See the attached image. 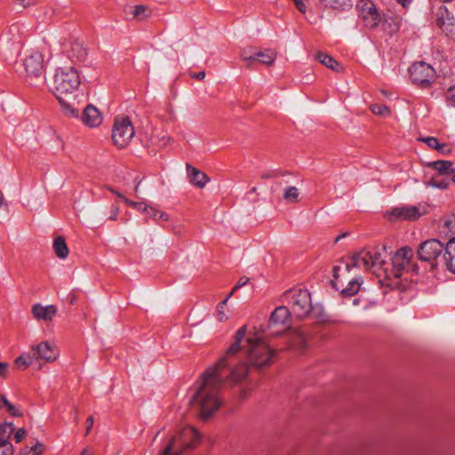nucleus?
I'll list each match as a JSON object with an SVG mask.
<instances>
[{
	"instance_id": "1",
	"label": "nucleus",
	"mask_w": 455,
	"mask_h": 455,
	"mask_svg": "<svg viewBox=\"0 0 455 455\" xmlns=\"http://www.w3.org/2000/svg\"><path fill=\"white\" fill-rule=\"evenodd\" d=\"M246 332L245 325L239 328L226 355L198 380L193 401L203 419H209L221 406L220 388L226 381L236 384L244 379L248 371L245 359L257 368L270 363L274 350L256 334L246 336Z\"/></svg>"
},
{
	"instance_id": "2",
	"label": "nucleus",
	"mask_w": 455,
	"mask_h": 455,
	"mask_svg": "<svg viewBox=\"0 0 455 455\" xmlns=\"http://www.w3.org/2000/svg\"><path fill=\"white\" fill-rule=\"evenodd\" d=\"M81 84L80 75L72 67L58 68L48 82L50 91L55 95L65 115L71 117L79 116L75 107V96Z\"/></svg>"
},
{
	"instance_id": "3",
	"label": "nucleus",
	"mask_w": 455,
	"mask_h": 455,
	"mask_svg": "<svg viewBox=\"0 0 455 455\" xmlns=\"http://www.w3.org/2000/svg\"><path fill=\"white\" fill-rule=\"evenodd\" d=\"M199 433L188 426L181 429L177 436H173L161 455H181L183 451L192 449L200 442Z\"/></svg>"
},
{
	"instance_id": "4",
	"label": "nucleus",
	"mask_w": 455,
	"mask_h": 455,
	"mask_svg": "<svg viewBox=\"0 0 455 455\" xmlns=\"http://www.w3.org/2000/svg\"><path fill=\"white\" fill-rule=\"evenodd\" d=\"M283 299L299 318L306 317L312 309L311 296L307 290L288 291L283 294Z\"/></svg>"
},
{
	"instance_id": "5",
	"label": "nucleus",
	"mask_w": 455,
	"mask_h": 455,
	"mask_svg": "<svg viewBox=\"0 0 455 455\" xmlns=\"http://www.w3.org/2000/svg\"><path fill=\"white\" fill-rule=\"evenodd\" d=\"M44 55L40 52H33L24 60L27 79L30 85L39 86L44 84Z\"/></svg>"
},
{
	"instance_id": "6",
	"label": "nucleus",
	"mask_w": 455,
	"mask_h": 455,
	"mask_svg": "<svg viewBox=\"0 0 455 455\" xmlns=\"http://www.w3.org/2000/svg\"><path fill=\"white\" fill-rule=\"evenodd\" d=\"M409 74L411 82L421 88L431 84L435 78L434 68L424 61L413 63L409 68Z\"/></svg>"
},
{
	"instance_id": "7",
	"label": "nucleus",
	"mask_w": 455,
	"mask_h": 455,
	"mask_svg": "<svg viewBox=\"0 0 455 455\" xmlns=\"http://www.w3.org/2000/svg\"><path fill=\"white\" fill-rule=\"evenodd\" d=\"M134 136V128L128 117H117L112 129V140L118 148L126 147Z\"/></svg>"
},
{
	"instance_id": "8",
	"label": "nucleus",
	"mask_w": 455,
	"mask_h": 455,
	"mask_svg": "<svg viewBox=\"0 0 455 455\" xmlns=\"http://www.w3.org/2000/svg\"><path fill=\"white\" fill-rule=\"evenodd\" d=\"M444 245L435 238L422 242L417 251L419 259L431 263L432 267H436L435 260L443 252Z\"/></svg>"
},
{
	"instance_id": "9",
	"label": "nucleus",
	"mask_w": 455,
	"mask_h": 455,
	"mask_svg": "<svg viewBox=\"0 0 455 455\" xmlns=\"http://www.w3.org/2000/svg\"><path fill=\"white\" fill-rule=\"evenodd\" d=\"M359 16L363 20L365 26L374 28L379 26L381 18L375 4L371 0H359L355 5Z\"/></svg>"
},
{
	"instance_id": "10",
	"label": "nucleus",
	"mask_w": 455,
	"mask_h": 455,
	"mask_svg": "<svg viewBox=\"0 0 455 455\" xmlns=\"http://www.w3.org/2000/svg\"><path fill=\"white\" fill-rule=\"evenodd\" d=\"M388 218L391 221L397 220H416L421 216L419 208L414 205H403L394 208L387 212Z\"/></svg>"
},
{
	"instance_id": "11",
	"label": "nucleus",
	"mask_w": 455,
	"mask_h": 455,
	"mask_svg": "<svg viewBox=\"0 0 455 455\" xmlns=\"http://www.w3.org/2000/svg\"><path fill=\"white\" fill-rule=\"evenodd\" d=\"M31 351L36 360H44L46 363L54 362L59 356L57 349L48 341H43L31 346Z\"/></svg>"
},
{
	"instance_id": "12",
	"label": "nucleus",
	"mask_w": 455,
	"mask_h": 455,
	"mask_svg": "<svg viewBox=\"0 0 455 455\" xmlns=\"http://www.w3.org/2000/svg\"><path fill=\"white\" fill-rule=\"evenodd\" d=\"M413 250L408 246L400 248L392 257V265L395 269V276H400V271L405 269L413 258Z\"/></svg>"
},
{
	"instance_id": "13",
	"label": "nucleus",
	"mask_w": 455,
	"mask_h": 455,
	"mask_svg": "<svg viewBox=\"0 0 455 455\" xmlns=\"http://www.w3.org/2000/svg\"><path fill=\"white\" fill-rule=\"evenodd\" d=\"M370 251L363 250L355 254L350 263L346 265L347 271H351L353 267L370 269L373 267Z\"/></svg>"
},
{
	"instance_id": "14",
	"label": "nucleus",
	"mask_w": 455,
	"mask_h": 455,
	"mask_svg": "<svg viewBox=\"0 0 455 455\" xmlns=\"http://www.w3.org/2000/svg\"><path fill=\"white\" fill-rule=\"evenodd\" d=\"M56 314L57 307L54 305L44 306L41 303H36L32 307V315L37 321H52Z\"/></svg>"
},
{
	"instance_id": "15",
	"label": "nucleus",
	"mask_w": 455,
	"mask_h": 455,
	"mask_svg": "<svg viewBox=\"0 0 455 455\" xmlns=\"http://www.w3.org/2000/svg\"><path fill=\"white\" fill-rule=\"evenodd\" d=\"M186 168L188 180L193 186L198 188H204L210 181V178L204 172L190 164H187Z\"/></svg>"
},
{
	"instance_id": "16",
	"label": "nucleus",
	"mask_w": 455,
	"mask_h": 455,
	"mask_svg": "<svg viewBox=\"0 0 455 455\" xmlns=\"http://www.w3.org/2000/svg\"><path fill=\"white\" fill-rule=\"evenodd\" d=\"M82 121L88 127L95 128L102 123V116L98 108L90 104L84 109Z\"/></svg>"
},
{
	"instance_id": "17",
	"label": "nucleus",
	"mask_w": 455,
	"mask_h": 455,
	"mask_svg": "<svg viewBox=\"0 0 455 455\" xmlns=\"http://www.w3.org/2000/svg\"><path fill=\"white\" fill-rule=\"evenodd\" d=\"M291 317V310L285 306L277 307L269 318V327L286 325Z\"/></svg>"
},
{
	"instance_id": "18",
	"label": "nucleus",
	"mask_w": 455,
	"mask_h": 455,
	"mask_svg": "<svg viewBox=\"0 0 455 455\" xmlns=\"http://www.w3.org/2000/svg\"><path fill=\"white\" fill-rule=\"evenodd\" d=\"M443 259L447 270L455 274V237H451L444 247Z\"/></svg>"
},
{
	"instance_id": "19",
	"label": "nucleus",
	"mask_w": 455,
	"mask_h": 455,
	"mask_svg": "<svg viewBox=\"0 0 455 455\" xmlns=\"http://www.w3.org/2000/svg\"><path fill=\"white\" fill-rule=\"evenodd\" d=\"M68 57L74 63H82L86 60L87 52L84 45L79 42H73L68 50Z\"/></svg>"
},
{
	"instance_id": "20",
	"label": "nucleus",
	"mask_w": 455,
	"mask_h": 455,
	"mask_svg": "<svg viewBox=\"0 0 455 455\" xmlns=\"http://www.w3.org/2000/svg\"><path fill=\"white\" fill-rule=\"evenodd\" d=\"M428 167H432L434 170L437 172L439 175L446 176V175H455V167L454 164L451 161L448 160H437L429 162L427 164Z\"/></svg>"
},
{
	"instance_id": "21",
	"label": "nucleus",
	"mask_w": 455,
	"mask_h": 455,
	"mask_svg": "<svg viewBox=\"0 0 455 455\" xmlns=\"http://www.w3.org/2000/svg\"><path fill=\"white\" fill-rule=\"evenodd\" d=\"M440 235L445 238L455 237V216L448 215L443 218L439 226Z\"/></svg>"
},
{
	"instance_id": "22",
	"label": "nucleus",
	"mask_w": 455,
	"mask_h": 455,
	"mask_svg": "<svg viewBox=\"0 0 455 455\" xmlns=\"http://www.w3.org/2000/svg\"><path fill=\"white\" fill-rule=\"evenodd\" d=\"M436 25L443 31H448L452 26L451 19L449 17L446 6H441L436 12Z\"/></svg>"
},
{
	"instance_id": "23",
	"label": "nucleus",
	"mask_w": 455,
	"mask_h": 455,
	"mask_svg": "<svg viewBox=\"0 0 455 455\" xmlns=\"http://www.w3.org/2000/svg\"><path fill=\"white\" fill-rule=\"evenodd\" d=\"M321 3L327 8L337 11H347L352 8V0H321Z\"/></svg>"
},
{
	"instance_id": "24",
	"label": "nucleus",
	"mask_w": 455,
	"mask_h": 455,
	"mask_svg": "<svg viewBox=\"0 0 455 455\" xmlns=\"http://www.w3.org/2000/svg\"><path fill=\"white\" fill-rule=\"evenodd\" d=\"M15 431L14 425L12 423H4L0 425V444L12 445L9 439Z\"/></svg>"
},
{
	"instance_id": "25",
	"label": "nucleus",
	"mask_w": 455,
	"mask_h": 455,
	"mask_svg": "<svg viewBox=\"0 0 455 455\" xmlns=\"http://www.w3.org/2000/svg\"><path fill=\"white\" fill-rule=\"evenodd\" d=\"M316 59L319 60V62L325 67L331 68L333 71L339 72L340 70V65L339 62L332 58L331 56L324 53V52H318L316 55Z\"/></svg>"
},
{
	"instance_id": "26",
	"label": "nucleus",
	"mask_w": 455,
	"mask_h": 455,
	"mask_svg": "<svg viewBox=\"0 0 455 455\" xmlns=\"http://www.w3.org/2000/svg\"><path fill=\"white\" fill-rule=\"evenodd\" d=\"M53 250L57 257L66 259L68 255V248L62 236H58L53 241Z\"/></svg>"
},
{
	"instance_id": "27",
	"label": "nucleus",
	"mask_w": 455,
	"mask_h": 455,
	"mask_svg": "<svg viewBox=\"0 0 455 455\" xmlns=\"http://www.w3.org/2000/svg\"><path fill=\"white\" fill-rule=\"evenodd\" d=\"M363 283V280L361 277H355L350 279L346 288L341 290V292L345 296H352L358 292L361 285Z\"/></svg>"
},
{
	"instance_id": "28",
	"label": "nucleus",
	"mask_w": 455,
	"mask_h": 455,
	"mask_svg": "<svg viewBox=\"0 0 455 455\" xmlns=\"http://www.w3.org/2000/svg\"><path fill=\"white\" fill-rule=\"evenodd\" d=\"M275 60V52L273 50L267 49L262 52H256V60L259 62L269 66L271 65Z\"/></svg>"
},
{
	"instance_id": "29",
	"label": "nucleus",
	"mask_w": 455,
	"mask_h": 455,
	"mask_svg": "<svg viewBox=\"0 0 455 455\" xmlns=\"http://www.w3.org/2000/svg\"><path fill=\"white\" fill-rule=\"evenodd\" d=\"M36 361L33 352L32 353H23L15 360V364L22 369L28 368L33 362Z\"/></svg>"
},
{
	"instance_id": "30",
	"label": "nucleus",
	"mask_w": 455,
	"mask_h": 455,
	"mask_svg": "<svg viewBox=\"0 0 455 455\" xmlns=\"http://www.w3.org/2000/svg\"><path fill=\"white\" fill-rule=\"evenodd\" d=\"M299 196V192L296 187L290 186L283 190V198L288 203H296Z\"/></svg>"
},
{
	"instance_id": "31",
	"label": "nucleus",
	"mask_w": 455,
	"mask_h": 455,
	"mask_svg": "<svg viewBox=\"0 0 455 455\" xmlns=\"http://www.w3.org/2000/svg\"><path fill=\"white\" fill-rule=\"evenodd\" d=\"M133 17L142 20L149 16L150 11L145 5H135L133 7Z\"/></svg>"
},
{
	"instance_id": "32",
	"label": "nucleus",
	"mask_w": 455,
	"mask_h": 455,
	"mask_svg": "<svg viewBox=\"0 0 455 455\" xmlns=\"http://www.w3.org/2000/svg\"><path fill=\"white\" fill-rule=\"evenodd\" d=\"M420 140L426 143L429 148L438 151H443L445 147V145L441 144L435 137H425L421 138Z\"/></svg>"
},
{
	"instance_id": "33",
	"label": "nucleus",
	"mask_w": 455,
	"mask_h": 455,
	"mask_svg": "<svg viewBox=\"0 0 455 455\" xmlns=\"http://www.w3.org/2000/svg\"><path fill=\"white\" fill-rule=\"evenodd\" d=\"M371 110L374 115L379 116H387L390 113L388 107L383 104H373L371 106Z\"/></svg>"
},
{
	"instance_id": "34",
	"label": "nucleus",
	"mask_w": 455,
	"mask_h": 455,
	"mask_svg": "<svg viewBox=\"0 0 455 455\" xmlns=\"http://www.w3.org/2000/svg\"><path fill=\"white\" fill-rule=\"evenodd\" d=\"M451 180H435L432 179L429 180L427 185L431 188H438V189H447L450 187Z\"/></svg>"
},
{
	"instance_id": "35",
	"label": "nucleus",
	"mask_w": 455,
	"mask_h": 455,
	"mask_svg": "<svg viewBox=\"0 0 455 455\" xmlns=\"http://www.w3.org/2000/svg\"><path fill=\"white\" fill-rule=\"evenodd\" d=\"M445 101L447 106L455 108V84L446 91Z\"/></svg>"
},
{
	"instance_id": "36",
	"label": "nucleus",
	"mask_w": 455,
	"mask_h": 455,
	"mask_svg": "<svg viewBox=\"0 0 455 455\" xmlns=\"http://www.w3.org/2000/svg\"><path fill=\"white\" fill-rule=\"evenodd\" d=\"M124 202L131 207H133L134 209L144 212L145 210L148 209V204H146L144 202H134L128 198H124Z\"/></svg>"
},
{
	"instance_id": "37",
	"label": "nucleus",
	"mask_w": 455,
	"mask_h": 455,
	"mask_svg": "<svg viewBox=\"0 0 455 455\" xmlns=\"http://www.w3.org/2000/svg\"><path fill=\"white\" fill-rule=\"evenodd\" d=\"M370 251L372 258L371 261L373 263V267L381 266L384 263L382 253L377 249H373Z\"/></svg>"
},
{
	"instance_id": "38",
	"label": "nucleus",
	"mask_w": 455,
	"mask_h": 455,
	"mask_svg": "<svg viewBox=\"0 0 455 455\" xmlns=\"http://www.w3.org/2000/svg\"><path fill=\"white\" fill-rule=\"evenodd\" d=\"M226 301H221L216 308L217 318L220 322H224L228 319V315L225 313Z\"/></svg>"
},
{
	"instance_id": "39",
	"label": "nucleus",
	"mask_w": 455,
	"mask_h": 455,
	"mask_svg": "<svg viewBox=\"0 0 455 455\" xmlns=\"http://www.w3.org/2000/svg\"><path fill=\"white\" fill-rule=\"evenodd\" d=\"M242 59L244 61H252L256 60V51L253 50H244L242 52Z\"/></svg>"
},
{
	"instance_id": "40",
	"label": "nucleus",
	"mask_w": 455,
	"mask_h": 455,
	"mask_svg": "<svg viewBox=\"0 0 455 455\" xmlns=\"http://www.w3.org/2000/svg\"><path fill=\"white\" fill-rule=\"evenodd\" d=\"M296 8L302 13H305L307 10V4L309 0H292Z\"/></svg>"
},
{
	"instance_id": "41",
	"label": "nucleus",
	"mask_w": 455,
	"mask_h": 455,
	"mask_svg": "<svg viewBox=\"0 0 455 455\" xmlns=\"http://www.w3.org/2000/svg\"><path fill=\"white\" fill-rule=\"evenodd\" d=\"M9 31L13 34V37L12 38V44L20 43L19 36H16V34L20 31V26L17 24H13L10 27Z\"/></svg>"
},
{
	"instance_id": "42",
	"label": "nucleus",
	"mask_w": 455,
	"mask_h": 455,
	"mask_svg": "<svg viewBox=\"0 0 455 455\" xmlns=\"http://www.w3.org/2000/svg\"><path fill=\"white\" fill-rule=\"evenodd\" d=\"M13 453L12 445L0 444V455H13Z\"/></svg>"
},
{
	"instance_id": "43",
	"label": "nucleus",
	"mask_w": 455,
	"mask_h": 455,
	"mask_svg": "<svg viewBox=\"0 0 455 455\" xmlns=\"http://www.w3.org/2000/svg\"><path fill=\"white\" fill-rule=\"evenodd\" d=\"M4 405L6 407L8 412L12 416H20V413L19 411L15 408L13 404H12L7 399L6 402H4Z\"/></svg>"
},
{
	"instance_id": "44",
	"label": "nucleus",
	"mask_w": 455,
	"mask_h": 455,
	"mask_svg": "<svg viewBox=\"0 0 455 455\" xmlns=\"http://www.w3.org/2000/svg\"><path fill=\"white\" fill-rule=\"evenodd\" d=\"M148 218L157 219L159 211L148 205V209L144 212Z\"/></svg>"
},
{
	"instance_id": "45",
	"label": "nucleus",
	"mask_w": 455,
	"mask_h": 455,
	"mask_svg": "<svg viewBox=\"0 0 455 455\" xmlns=\"http://www.w3.org/2000/svg\"><path fill=\"white\" fill-rule=\"evenodd\" d=\"M26 430L24 428H19L14 434V439L16 443H20L26 435Z\"/></svg>"
},
{
	"instance_id": "46",
	"label": "nucleus",
	"mask_w": 455,
	"mask_h": 455,
	"mask_svg": "<svg viewBox=\"0 0 455 455\" xmlns=\"http://www.w3.org/2000/svg\"><path fill=\"white\" fill-rule=\"evenodd\" d=\"M118 214H119V207L116 204H113L111 207L110 216L108 219L110 220H116Z\"/></svg>"
},
{
	"instance_id": "47",
	"label": "nucleus",
	"mask_w": 455,
	"mask_h": 455,
	"mask_svg": "<svg viewBox=\"0 0 455 455\" xmlns=\"http://www.w3.org/2000/svg\"><path fill=\"white\" fill-rule=\"evenodd\" d=\"M34 0H17L16 4L20 5L22 8H28L29 6L34 5Z\"/></svg>"
},
{
	"instance_id": "48",
	"label": "nucleus",
	"mask_w": 455,
	"mask_h": 455,
	"mask_svg": "<svg viewBox=\"0 0 455 455\" xmlns=\"http://www.w3.org/2000/svg\"><path fill=\"white\" fill-rule=\"evenodd\" d=\"M250 281V279L248 277H245V276H243L241 277L238 282L236 283V284L234 286V290H238L240 288H242L243 286H244L248 282Z\"/></svg>"
},
{
	"instance_id": "49",
	"label": "nucleus",
	"mask_w": 455,
	"mask_h": 455,
	"mask_svg": "<svg viewBox=\"0 0 455 455\" xmlns=\"http://www.w3.org/2000/svg\"><path fill=\"white\" fill-rule=\"evenodd\" d=\"M8 372V363L0 362V377H5Z\"/></svg>"
},
{
	"instance_id": "50",
	"label": "nucleus",
	"mask_w": 455,
	"mask_h": 455,
	"mask_svg": "<svg viewBox=\"0 0 455 455\" xmlns=\"http://www.w3.org/2000/svg\"><path fill=\"white\" fill-rule=\"evenodd\" d=\"M93 423H94V419H93L92 416H89L86 419V424H87L86 435H88L89 432L91 431L92 427H93Z\"/></svg>"
},
{
	"instance_id": "51",
	"label": "nucleus",
	"mask_w": 455,
	"mask_h": 455,
	"mask_svg": "<svg viewBox=\"0 0 455 455\" xmlns=\"http://www.w3.org/2000/svg\"><path fill=\"white\" fill-rule=\"evenodd\" d=\"M191 76H192L193 78H196V79H198V80H203L205 77V72L204 71H200V72H197V73H194Z\"/></svg>"
},
{
	"instance_id": "52",
	"label": "nucleus",
	"mask_w": 455,
	"mask_h": 455,
	"mask_svg": "<svg viewBox=\"0 0 455 455\" xmlns=\"http://www.w3.org/2000/svg\"><path fill=\"white\" fill-rule=\"evenodd\" d=\"M156 220H164V221H167L169 220V216L166 212H159L158 213V216H157V219Z\"/></svg>"
},
{
	"instance_id": "53",
	"label": "nucleus",
	"mask_w": 455,
	"mask_h": 455,
	"mask_svg": "<svg viewBox=\"0 0 455 455\" xmlns=\"http://www.w3.org/2000/svg\"><path fill=\"white\" fill-rule=\"evenodd\" d=\"M349 234L347 232H343L341 233L340 235H339L336 238H335V243H338L339 241H340L341 239L347 237Z\"/></svg>"
},
{
	"instance_id": "54",
	"label": "nucleus",
	"mask_w": 455,
	"mask_h": 455,
	"mask_svg": "<svg viewBox=\"0 0 455 455\" xmlns=\"http://www.w3.org/2000/svg\"><path fill=\"white\" fill-rule=\"evenodd\" d=\"M397 2L401 4L403 7H407L408 5L411 4L412 0H397Z\"/></svg>"
},
{
	"instance_id": "55",
	"label": "nucleus",
	"mask_w": 455,
	"mask_h": 455,
	"mask_svg": "<svg viewBox=\"0 0 455 455\" xmlns=\"http://www.w3.org/2000/svg\"><path fill=\"white\" fill-rule=\"evenodd\" d=\"M236 290H232L228 294V296L222 300V301H226V304L228 303V299L233 296L234 292Z\"/></svg>"
},
{
	"instance_id": "56",
	"label": "nucleus",
	"mask_w": 455,
	"mask_h": 455,
	"mask_svg": "<svg viewBox=\"0 0 455 455\" xmlns=\"http://www.w3.org/2000/svg\"><path fill=\"white\" fill-rule=\"evenodd\" d=\"M117 197H119L120 199H122L124 201V198H126L124 195H122L121 193L116 191V190H111Z\"/></svg>"
},
{
	"instance_id": "57",
	"label": "nucleus",
	"mask_w": 455,
	"mask_h": 455,
	"mask_svg": "<svg viewBox=\"0 0 455 455\" xmlns=\"http://www.w3.org/2000/svg\"><path fill=\"white\" fill-rule=\"evenodd\" d=\"M4 402H6V397L0 395V407H2V405H4Z\"/></svg>"
},
{
	"instance_id": "58",
	"label": "nucleus",
	"mask_w": 455,
	"mask_h": 455,
	"mask_svg": "<svg viewBox=\"0 0 455 455\" xmlns=\"http://www.w3.org/2000/svg\"><path fill=\"white\" fill-rule=\"evenodd\" d=\"M140 181H138V182H137V184H136V185H135V187H134V191H135L136 193H139V191H140Z\"/></svg>"
},
{
	"instance_id": "59",
	"label": "nucleus",
	"mask_w": 455,
	"mask_h": 455,
	"mask_svg": "<svg viewBox=\"0 0 455 455\" xmlns=\"http://www.w3.org/2000/svg\"><path fill=\"white\" fill-rule=\"evenodd\" d=\"M339 268H340V267H339V266H335V267H333V272H334V277H335V278H337V273H338V271L339 270Z\"/></svg>"
},
{
	"instance_id": "60",
	"label": "nucleus",
	"mask_w": 455,
	"mask_h": 455,
	"mask_svg": "<svg viewBox=\"0 0 455 455\" xmlns=\"http://www.w3.org/2000/svg\"><path fill=\"white\" fill-rule=\"evenodd\" d=\"M4 204V199L2 192L0 191V207Z\"/></svg>"
},
{
	"instance_id": "61",
	"label": "nucleus",
	"mask_w": 455,
	"mask_h": 455,
	"mask_svg": "<svg viewBox=\"0 0 455 455\" xmlns=\"http://www.w3.org/2000/svg\"><path fill=\"white\" fill-rule=\"evenodd\" d=\"M81 455H91V453L89 452V451L87 449H84L82 451Z\"/></svg>"
},
{
	"instance_id": "62",
	"label": "nucleus",
	"mask_w": 455,
	"mask_h": 455,
	"mask_svg": "<svg viewBox=\"0 0 455 455\" xmlns=\"http://www.w3.org/2000/svg\"><path fill=\"white\" fill-rule=\"evenodd\" d=\"M245 397H246V394H245L244 392H243V393L241 394V398H242V399H244Z\"/></svg>"
},
{
	"instance_id": "63",
	"label": "nucleus",
	"mask_w": 455,
	"mask_h": 455,
	"mask_svg": "<svg viewBox=\"0 0 455 455\" xmlns=\"http://www.w3.org/2000/svg\"><path fill=\"white\" fill-rule=\"evenodd\" d=\"M74 420L76 423H78V417L76 415L75 416Z\"/></svg>"
},
{
	"instance_id": "64",
	"label": "nucleus",
	"mask_w": 455,
	"mask_h": 455,
	"mask_svg": "<svg viewBox=\"0 0 455 455\" xmlns=\"http://www.w3.org/2000/svg\"><path fill=\"white\" fill-rule=\"evenodd\" d=\"M443 1L445 3H449V2H451L452 0H443Z\"/></svg>"
}]
</instances>
